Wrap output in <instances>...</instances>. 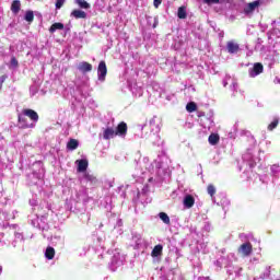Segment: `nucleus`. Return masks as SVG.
<instances>
[{
  "label": "nucleus",
  "mask_w": 280,
  "mask_h": 280,
  "mask_svg": "<svg viewBox=\"0 0 280 280\" xmlns=\"http://www.w3.org/2000/svg\"><path fill=\"white\" fill-rule=\"evenodd\" d=\"M203 3H207L208 5L220 3L221 5H225V8H231L234 1L233 0H203Z\"/></svg>",
  "instance_id": "nucleus-14"
},
{
  "label": "nucleus",
  "mask_w": 280,
  "mask_h": 280,
  "mask_svg": "<svg viewBox=\"0 0 280 280\" xmlns=\"http://www.w3.org/2000/svg\"><path fill=\"white\" fill-rule=\"evenodd\" d=\"M149 184H150V185H154V178L150 177V178H149Z\"/></svg>",
  "instance_id": "nucleus-51"
},
{
  "label": "nucleus",
  "mask_w": 280,
  "mask_h": 280,
  "mask_svg": "<svg viewBox=\"0 0 280 280\" xmlns=\"http://www.w3.org/2000/svg\"><path fill=\"white\" fill-rule=\"evenodd\" d=\"M231 90H232V91H237V82L232 81Z\"/></svg>",
  "instance_id": "nucleus-47"
},
{
  "label": "nucleus",
  "mask_w": 280,
  "mask_h": 280,
  "mask_svg": "<svg viewBox=\"0 0 280 280\" xmlns=\"http://www.w3.org/2000/svg\"><path fill=\"white\" fill-rule=\"evenodd\" d=\"M11 10L13 14H19V12L21 11V1L14 0L11 5Z\"/></svg>",
  "instance_id": "nucleus-28"
},
{
  "label": "nucleus",
  "mask_w": 280,
  "mask_h": 280,
  "mask_svg": "<svg viewBox=\"0 0 280 280\" xmlns=\"http://www.w3.org/2000/svg\"><path fill=\"white\" fill-rule=\"evenodd\" d=\"M57 30H65V24H62L60 22L54 23L50 26L49 32H50V34H54V32H56Z\"/></svg>",
  "instance_id": "nucleus-30"
},
{
  "label": "nucleus",
  "mask_w": 280,
  "mask_h": 280,
  "mask_svg": "<svg viewBox=\"0 0 280 280\" xmlns=\"http://www.w3.org/2000/svg\"><path fill=\"white\" fill-rule=\"evenodd\" d=\"M1 272H3V268L2 267H0V275H1Z\"/></svg>",
  "instance_id": "nucleus-56"
},
{
  "label": "nucleus",
  "mask_w": 280,
  "mask_h": 280,
  "mask_svg": "<svg viewBox=\"0 0 280 280\" xmlns=\"http://www.w3.org/2000/svg\"><path fill=\"white\" fill-rule=\"evenodd\" d=\"M40 222H43V219H40V218H36V219H34V220H32V224H33V226H35V228H37V229H45V226H43L42 224H40Z\"/></svg>",
  "instance_id": "nucleus-37"
},
{
  "label": "nucleus",
  "mask_w": 280,
  "mask_h": 280,
  "mask_svg": "<svg viewBox=\"0 0 280 280\" xmlns=\"http://www.w3.org/2000/svg\"><path fill=\"white\" fill-rule=\"evenodd\" d=\"M148 191H150V184L143 186L142 190L138 192V196H141V194H148Z\"/></svg>",
  "instance_id": "nucleus-42"
},
{
  "label": "nucleus",
  "mask_w": 280,
  "mask_h": 280,
  "mask_svg": "<svg viewBox=\"0 0 280 280\" xmlns=\"http://www.w3.org/2000/svg\"><path fill=\"white\" fill-rule=\"evenodd\" d=\"M249 78H257V75H261L264 73V65L256 62L252 68L248 70Z\"/></svg>",
  "instance_id": "nucleus-10"
},
{
  "label": "nucleus",
  "mask_w": 280,
  "mask_h": 280,
  "mask_svg": "<svg viewBox=\"0 0 280 280\" xmlns=\"http://www.w3.org/2000/svg\"><path fill=\"white\" fill-rule=\"evenodd\" d=\"M25 21H27L28 23H32V21H34V12L27 11L25 13Z\"/></svg>",
  "instance_id": "nucleus-40"
},
{
  "label": "nucleus",
  "mask_w": 280,
  "mask_h": 280,
  "mask_svg": "<svg viewBox=\"0 0 280 280\" xmlns=\"http://www.w3.org/2000/svg\"><path fill=\"white\" fill-rule=\"evenodd\" d=\"M81 180L83 183H90L91 185H95L97 183V177L91 173H83Z\"/></svg>",
  "instance_id": "nucleus-20"
},
{
  "label": "nucleus",
  "mask_w": 280,
  "mask_h": 280,
  "mask_svg": "<svg viewBox=\"0 0 280 280\" xmlns=\"http://www.w3.org/2000/svg\"><path fill=\"white\" fill-rule=\"evenodd\" d=\"M50 242L52 244V246H59L60 248H62V246H65V237L60 236V235H55L50 238Z\"/></svg>",
  "instance_id": "nucleus-22"
},
{
  "label": "nucleus",
  "mask_w": 280,
  "mask_h": 280,
  "mask_svg": "<svg viewBox=\"0 0 280 280\" xmlns=\"http://www.w3.org/2000/svg\"><path fill=\"white\" fill-rule=\"evenodd\" d=\"M5 80H8V75L0 77V91L3 89V82H5Z\"/></svg>",
  "instance_id": "nucleus-44"
},
{
  "label": "nucleus",
  "mask_w": 280,
  "mask_h": 280,
  "mask_svg": "<svg viewBox=\"0 0 280 280\" xmlns=\"http://www.w3.org/2000/svg\"><path fill=\"white\" fill-rule=\"evenodd\" d=\"M132 240L136 242L135 248H141L143 245V238H141V236H133Z\"/></svg>",
  "instance_id": "nucleus-35"
},
{
  "label": "nucleus",
  "mask_w": 280,
  "mask_h": 280,
  "mask_svg": "<svg viewBox=\"0 0 280 280\" xmlns=\"http://www.w3.org/2000/svg\"><path fill=\"white\" fill-rule=\"evenodd\" d=\"M75 165H77V172H80V173L83 172V174H84V173H86V170L89 168V160H86V159L77 160Z\"/></svg>",
  "instance_id": "nucleus-13"
},
{
  "label": "nucleus",
  "mask_w": 280,
  "mask_h": 280,
  "mask_svg": "<svg viewBox=\"0 0 280 280\" xmlns=\"http://www.w3.org/2000/svg\"><path fill=\"white\" fill-rule=\"evenodd\" d=\"M273 275H279V273H276L273 268H271L270 266H267L265 267L262 272L259 275V277L254 278V280H266V279L272 280Z\"/></svg>",
  "instance_id": "nucleus-8"
},
{
  "label": "nucleus",
  "mask_w": 280,
  "mask_h": 280,
  "mask_svg": "<svg viewBox=\"0 0 280 280\" xmlns=\"http://www.w3.org/2000/svg\"><path fill=\"white\" fill-rule=\"evenodd\" d=\"M77 69L81 73H89L90 71H93V66L86 61H82L78 65Z\"/></svg>",
  "instance_id": "nucleus-18"
},
{
  "label": "nucleus",
  "mask_w": 280,
  "mask_h": 280,
  "mask_svg": "<svg viewBox=\"0 0 280 280\" xmlns=\"http://www.w3.org/2000/svg\"><path fill=\"white\" fill-rule=\"evenodd\" d=\"M178 19H187V10L185 7H180L177 11Z\"/></svg>",
  "instance_id": "nucleus-33"
},
{
  "label": "nucleus",
  "mask_w": 280,
  "mask_h": 280,
  "mask_svg": "<svg viewBox=\"0 0 280 280\" xmlns=\"http://www.w3.org/2000/svg\"><path fill=\"white\" fill-rule=\"evenodd\" d=\"M25 124H34V122H32V120H30V118L25 117Z\"/></svg>",
  "instance_id": "nucleus-53"
},
{
  "label": "nucleus",
  "mask_w": 280,
  "mask_h": 280,
  "mask_svg": "<svg viewBox=\"0 0 280 280\" xmlns=\"http://www.w3.org/2000/svg\"><path fill=\"white\" fill-rule=\"evenodd\" d=\"M271 176L275 183H280V165L273 164L270 166Z\"/></svg>",
  "instance_id": "nucleus-16"
},
{
  "label": "nucleus",
  "mask_w": 280,
  "mask_h": 280,
  "mask_svg": "<svg viewBox=\"0 0 280 280\" xmlns=\"http://www.w3.org/2000/svg\"><path fill=\"white\" fill-rule=\"evenodd\" d=\"M243 161H245L246 163H248L249 167H255V165H257V159H255L253 156V153L247 152L243 155Z\"/></svg>",
  "instance_id": "nucleus-21"
},
{
  "label": "nucleus",
  "mask_w": 280,
  "mask_h": 280,
  "mask_svg": "<svg viewBox=\"0 0 280 280\" xmlns=\"http://www.w3.org/2000/svg\"><path fill=\"white\" fill-rule=\"evenodd\" d=\"M65 5V0H57L56 1V10H60Z\"/></svg>",
  "instance_id": "nucleus-43"
},
{
  "label": "nucleus",
  "mask_w": 280,
  "mask_h": 280,
  "mask_svg": "<svg viewBox=\"0 0 280 280\" xmlns=\"http://www.w3.org/2000/svg\"><path fill=\"white\" fill-rule=\"evenodd\" d=\"M140 166L142 167V174H145V172H150L151 170H154V166H152V163H150V159L143 158L140 162Z\"/></svg>",
  "instance_id": "nucleus-19"
},
{
  "label": "nucleus",
  "mask_w": 280,
  "mask_h": 280,
  "mask_svg": "<svg viewBox=\"0 0 280 280\" xmlns=\"http://www.w3.org/2000/svg\"><path fill=\"white\" fill-rule=\"evenodd\" d=\"M272 25V30L268 32L267 36H268V40H270V43H279L280 40V28L277 27L279 25V23H277V21H272L271 23Z\"/></svg>",
  "instance_id": "nucleus-4"
},
{
  "label": "nucleus",
  "mask_w": 280,
  "mask_h": 280,
  "mask_svg": "<svg viewBox=\"0 0 280 280\" xmlns=\"http://www.w3.org/2000/svg\"><path fill=\"white\" fill-rule=\"evenodd\" d=\"M107 73H108V69L106 68V62L101 61L98 63V68H97L98 82H106V74Z\"/></svg>",
  "instance_id": "nucleus-9"
},
{
  "label": "nucleus",
  "mask_w": 280,
  "mask_h": 280,
  "mask_svg": "<svg viewBox=\"0 0 280 280\" xmlns=\"http://www.w3.org/2000/svg\"><path fill=\"white\" fill-rule=\"evenodd\" d=\"M242 272H244V268L240 266H229L226 267V273L231 279H237V277H242Z\"/></svg>",
  "instance_id": "nucleus-7"
},
{
  "label": "nucleus",
  "mask_w": 280,
  "mask_h": 280,
  "mask_svg": "<svg viewBox=\"0 0 280 280\" xmlns=\"http://www.w3.org/2000/svg\"><path fill=\"white\" fill-rule=\"evenodd\" d=\"M125 262L126 256L121 255L119 252H115L112 257L109 268L110 270H113V272H115V270H117V268H121V266H124Z\"/></svg>",
  "instance_id": "nucleus-3"
},
{
  "label": "nucleus",
  "mask_w": 280,
  "mask_h": 280,
  "mask_svg": "<svg viewBox=\"0 0 280 280\" xmlns=\"http://www.w3.org/2000/svg\"><path fill=\"white\" fill-rule=\"evenodd\" d=\"M86 198V188L81 187V188H75L74 190H72L71 194V200H73V202H80V200H84Z\"/></svg>",
  "instance_id": "nucleus-6"
},
{
  "label": "nucleus",
  "mask_w": 280,
  "mask_h": 280,
  "mask_svg": "<svg viewBox=\"0 0 280 280\" xmlns=\"http://www.w3.org/2000/svg\"><path fill=\"white\" fill-rule=\"evenodd\" d=\"M161 3H163V0H153L154 8H159V5H161Z\"/></svg>",
  "instance_id": "nucleus-46"
},
{
  "label": "nucleus",
  "mask_w": 280,
  "mask_h": 280,
  "mask_svg": "<svg viewBox=\"0 0 280 280\" xmlns=\"http://www.w3.org/2000/svg\"><path fill=\"white\" fill-rule=\"evenodd\" d=\"M15 237L18 238V240H23V235L22 234H15Z\"/></svg>",
  "instance_id": "nucleus-50"
},
{
  "label": "nucleus",
  "mask_w": 280,
  "mask_h": 280,
  "mask_svg": "<svg viewBox=\"0 0 280 280\" xmlns=\"http://www.w3.org/2000/svg\"><path fill=\"white\" fill-rule=\"evenodd\" d=\"M200 118V122L201 126H203L205 128H211V126H213V115L210 114L209 116H205V115H199Z\"/></svg>",
  "instance_id": "nucleus-15"
},
{
  "label": "nucleus",
  "mask_w": 280,
  "mask_h": 280,
  "mask_svg": "<svg viewBox=\"0 0 280 280\" xmlns=\"http://www.w3.org/2000/svg\"><path fill=\"white\" fill-rule=\"evenodd\" d=\"M183 205H184L185 209H191V207H194V205H196V198H194V196H191V195H185V197L183 199Z\"/></svg>",
  "instance_id": "nucleus-17"
},
{
  "label": "nucleus",
  "mask_w": 280,
  "mask_h": 280,
  "mask_svg": "<svg viewBox=\"0 0 280 280\" xmlns=\"http://www.w3.org/2000/svg\"><path fill=\"white\" fill-rule=\"evenodd\" d=\"M240 237L243 238V237H244V234H241Z\"/></svg>",
  "instance_id": "nucleus-57"
},
{
  "label": "nucleus",
  "mask_w": 280,
  "mask_h": 280,
  "mask_svg": "<svg viewBox=\"0 0 280 280\" xmlns=\"http://www.w3.org/2000/svg\"><path fill=\"white\" fill-rule=\"evenodd\" d=\"M149 126L151 128V132H154V135H158V132H161V119L158 117H153L149 121Z\"/></svg>",
  "instance_id": "nucleus-12"
},
{
  "label": "nucleus",
  "mask_w": 280,
  "mask_h": 280,
  "mask_svg": "<svg viewBox=\"0 0 280 280\" xmlns=\"http://www.w3.org/2000/svg\"><path fill=\"white\" fill-rule=\"evenodd\" d=\"M161 255H163V245H155L151 252V257H153V259H156L161 257Z\"/></svg>",
  "instance_id": "nucleus-24"
},
{
  "label": "nucleus",
  "mask_w": 280,
  "mask_h": 280,
  "mask_svg": "<svg viewBox=\"0 0 280 280\" xmlns=\"http://www.w3.org/2000/svg\"><path fill=\"white\" fill-rule=\"evenodd\" d=\"M31 93H32V95H36V86L31 88Z\"/></svg>",
  "instance_id": "nucleus-49"
},
{
  "label": "nucleus",
  "mask_w": 280,
  "mask_h": 280,
  "mask_svg": "<svg viewBox=\"0 0 280 280\" xmlns=\"http://www.w3.org/2000/svg\"><path fill=\"white\" fill-rule=\"evenodd\" d=\"M208 194L211 196V198H213V196H215V186L212 184L208 185Z\"/></svg>",
  "instance_id": "nucleus-41"
},
{
  "label": "nucleus",
  "mask_w": 280,
  "mask_h": 280,
  "mask_svg": "<svg viewBox=\"0 0 280 280\" xmlns=\"http://www.w3.org/2000/svg\"><path fill=\"white\" fill-rule=\"evenodd\" d=\"M16 67H19V60H16V57H12L9 69H16Z\"/></svg>",
  "instance_id": "nucleus-39"
},
{
  "label": "nucleus",
  "mask_w": 280,
  "mask_h": 280,
  "mask_svg": "<svg viewBox=\"0 0 280 280\" xmlns=\"http://www.w3.org/2000/svg\"><path fill=\"white\" fill-rule=\"evenodd\" d=\"M231 77L230 75H228V77H225V79L223 80V86H228V84H229V82H231Z\"/></svg>",
  "instance_id": "nucleus-45"
},
{
  "label": "nucleus",
  "mask_w": 280,
  "mask_h": 280,
  "mask_svg": "<svg viewBox=\"0 0 280 280\" xmlns=\"http://www.w3.org/2000/svg\"><path fill=\"white\" fill-rule=\"evenodd\" d=\"M45 257L49 260L54 259V257H56V249L51 246L47 247L45 250Z\"/></svg>",
  "instance_id": "nucleus-27"
},
{
  "label": "nucleus",
  "mask_w": 280,
  "mask_h": 280,
  "mask_svg": "<svg viewBox=\"0 0 280 280\" xmlns=\"http://www.w3.org/2000/svg\"><path fill=\"white\" fill-rule=\"evenodd\" d=\"M253 261H257V258H253Z\"/></svg>",
  "instance_id": "nucleus-58"
},
{
  "label": "nucleus",
  "mask_w": 280,
  "mask_h": 280,
  "mask_svg": "<svg viewBox=\"0 0 280 280\" xmlns=\"http://www.w3.org/2000/svg\"><path fill=\"white\" fill-rule=\"evenodd\" d=\"M226 49L229 54H237V51H240V44L235 42H228Z\"/></svg>",
  "instance_id": "nucleus-23"
},
{
  "label": "nucleus",
  "mask_w": 280,
  "mask_h": 280,
  "mask_svg": "<svg viewBox=\"0 0 280 280\" xmlns=\"http://www.w3.org/2000/svg\"><path fill=\"white\" fill-rule=\"evenodd\" d=\"M159 218H160V220H162V222H163L164 224H167V225L171 224L170 215H167V213H165V212H160V213H159Z\"/></svg>",
  "instance_id": "nucleus-32"
},
{
  "label": "nucleus",
  "mask_w": 280,
  "mask_h": 280,
  "mask_svg": "<svg viewBox=\"0 0 280 280\" xmlns=\"http://www.w3.org/2000/svg\"><path fill=\"white\" fill-rule=\"evenodd\" d=\"M38 121V113L34 109H24L19 115V126L20 128H34Z\"/></svg>",
  "instance_id": "nucleus-1"
},
{
  "label": "nucleus",
  "mask_w": 280,
  "mask_h": 280,
  "mask_svg": "<svg viewBox=\"0 0 280 280\" xmlns=\"http://www.w3.org/2000/svg\"><path fill=\"white\" fill-rule=\"evenodd\" d=\"M131 92L136 97H141L143 95V90L141 88H131Z\"/></svg>",
  "instance_id": "nucleus-36"
},
{
  "label": "nucleus",
  "mask_w": 280,
  "mask_h": 280,
  "mask_svg": "<svg viewBox=\"0 0 280 280\" xmlns=\"http://www.w3.org/2000/svg\"><path fill=\"white\" fill-rule=\"evenodd\" d=\"M210 145H218L220 143V135L211 133L208 138Z\"/></svg>",
  "instance_id": "nucleus-25"
},
{
  "label": "nucleus",
  "mask_w": 280,
  "mask_h": 280,
  "mask_svg": "<svg viewBox=\"0 0 280 280\" xmlns=\"http://www.w3.org/2000/svg\"><path fill=\"white\" fill-rule=\"evenodd\" d=\"M73 19H86V12L82 10H73L70 14Z\"/></svg>",
  "instance_id": "nucleus-26"
},
{
  "label": "nucleus",
  "mask_w": 280,
  "mask_h": 280,
  "mask_svg": "<svg viewBox=\"0 0 280 280\" xmlns=\"http://www.w3.org/2000/svg\"><path fill=\"white\" fill-rule=\"evenodd\" d=\"M78 145H79V142L75 139H70L69 142L67 143V148L71 151L78 150Z\"/></svg>",
  "instance_id": "nucleus-31"
},
{
  "label": "nucleus",
  "mask_w": 280,
  "mask_h": 280,
  "mask_svg": "<svg viewBox=\"0 0 280 280\" xmlns=\"http://www.w3.org/2000/svg\"><path fill=\"white\" fill-rule=\"evenodd\" d=\"M279 121H280L279 117L273 118V120L268 126V130L270 131L275 130V128L279 126Z\"/></svg>",
  "instance_id": "nucleus-34"
},
{
  "label": "nucleus",
  "mask_w": 280,
  "mask_h": 280,
  "mask_svg": "<svg viewBox=\"0 0 280 280\" xmlns=\"http://www.w3.org/2000/svg\"><path fill=\"white\" fill-rule=\"evenodd\" d=\"M74 3H77L79 8H82V10H89L91 8V4H89V2L85 0H74Z\"/></svg>",
  "instance_id": "nucleus-29"
},
{
  "label": "nucleus",
  "mask_w": 280,
  "mask_h": 280,
  "mask_svg": "<svg viewBox=\"0 0 280 280\" xmlns=\"http://www.w3.org/2000/svg\"><path fill=\"white\" fill-rule=\"evenodd\" d=\"M196 108H198V106L194 102H190L186 105V110L188 113H195Z\"/></svg>",
  "instance_id": "nucleus-38"
},
{
  "label": "nucleus",
  "mask_w": 280,
  "mask_h": 280,
  "mask_svg": "<svg viewBox=\"0 0 280 280\" xmlns=\"http://www.w3.org/2000/svg\"><path fill=\"white\" fill-rule=\"evenodd\" d=\"M271 280H280V275H273L271 276Z\"/></svg>",
  "instance_id": "nucleus-48"
},
{
  "label": "nucleus",
  "mask_w": 280,
  "mask_h": 280,
  "mask_svg": "<svg viewBox=\"0 0 280 280\" xmlns=\"http://www.w3.org/2000/svg\"><path fill=\"white\" fill-rule=\"evenodd\" d=\"M273 82H275V84H280V79H279V78H276V79L273 80Z\"/></svg>",
  "instance_id": "nucleus-52"
},
{
  "label": "nucleus",
  "mask_w": 280,
  "mask_h": 280,
  "mask_svg": "<svg viewBox=\"0 0 280 280\" xmlns=\"http://www.w3.org/2000/svg\"><path fill=\"white\" fill-rule=\"evenodd\" d=\"M265 3V0H255L253 2H249L246 4L244 12L245 14H253L255 10H259V8H261V5H264Z\"/></svg>",
  "instance_id": "nucleus-5"
},
{
  "label": "nucleus",
  "mask_w": 280,
  "mask_h": 280,
  "mask_svg": "<svg viewBox=\"0 0 280 280\" xmlns=\"http://www.w3.org/2000/svg\"><path fill=\"white\" fill-rule=\"evenodd\" d=\"M100 257H102V259H104V257H106V254H101Z\"/></svg>",
  "instance_id": "nucleus-55"
},
{
  "label": "nucleus",
  "mask_w": 280,
  "mask_h": 280,
  "mask_svg": "<svg viewBox=\"0 0 280 280\" xmlns=\"http://www.w3.org/2000/svg\"><path fill=\"white\" fill-rule=\"evenodd\" d=\"M199 280H211L209 277H200Z\"/></svg>",
  "instance_id": "nucleus-54"
},
{
  "label": "nucleus",
  "mask_w": 280,
  "mask_h": 280,
  "mask_svg": "<svg viewBox=\"0 0 280 280\" xmlns=\"http://www.w3.org/2000/svg\"><path fill=\"white\" fill-rule=\"evenodd\" d=\"M240 255L248 257L253 253V245L249 242L243 243L238 248Z\"/></svg>",
  "instance_id": "nucleus-11"
},
{
  "label": "nucleus",
  "mask_w": 280,
  "mask_h": 280,
  "mask_svg": "<svg viewBox=\"0 0 280 280\" xmlns=\"http://www.w3.org/2000/svg\"><path fill=\"white\" fill-rule=\"evenodd\" d=\"M126 132H128V126L126 122H120L116 128L107 127L103 129V139L108 141L110 139H115V137H126Z\"/></svg>",
  "instance_id": "nucleus-2"
}]
</instances>
